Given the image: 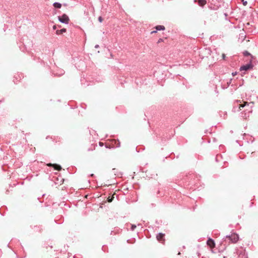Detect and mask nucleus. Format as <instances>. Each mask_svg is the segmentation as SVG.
Returning <instances> with one entry per match:
<instances>
[{
	"label": "nucleus",
	"mask_w": 258,
	"mask_h": 258,
	"mask_svg": "<svg viewBox=\"0 0 258 258\" xmlns=\"http://www.w3.org/2000/svg\"><path fill=\"white\" fill-rule=\"evenodd\" d=\"M226 238L229 239L232 243H236L239 240V238L238 235L235 233H232L229 236H227Z\"/></svg>",
	"instance_id": "nucleus-1"
},
{
	"label": "nucleus",
	"mask_w": 258,
	"mask_h": 258,
	"mask_svg": "<svg viewBox=\"0 0 258 258\" xmlns=\"http://www.w3.org/2000/svg\"><path fill=\"white\" fill-rule=\"evenodd\" d=\"M58 20L60 22L68 24L69 22V18L66 14H63L62 16H59L58 17Z\"/></svg>",
	"instance_id": "nucleus-2"
},
{
	"label": "nucleus",
	"mask_w": 258,
	"mask_h": 258,
	"mask_svg": "<svg viewBox=\"0 0 258 258\" xmlns=\"http://www.w3.org/2000/svg\"><path fill=\"white\" fill-rule=\"evenodd\" d=\"M164 236V234L160 233L157 235L156 238L157 240L159 241V242L163 243L165 241Z\"/></svg>",
	"instance_id": "nucleus-3"
},
{
	"label": "nucleus",
	"mask_w": 258,
	"mask_h": 258,
	"mask_svg": "<svg viewBox=\"0 0 258 258\" xmlns=\"http://www.w3.org/2000/svg\"><path fill=\"white\" fill-rule=\"evenodd\" d=\"M253 66L250 64H247L246 65L242 66L240 67V71H247L252 68Z\"/></svg>",
	"instance_id": "nucleus-4"
},
{
	"label": "nucleus",
	"mask_w": 258,
	"mask_h": 258,
	"mask_svg": "<svg viewBox=\"0 0 258 258\" xmlns=\"http://www.w3.org/2000/svg\"><path fill=\"white\" fill-rule=\"evenodd\" d=\"M207 245L211 248H213L215 247V242L214 241L211 239V238H209L207 242Z\"/></svg>",
	"instance_id": "nucleus-5"
},
{
	"label": "nucleus",
	"mask_w": 258,
	"mask_h": 258,
	"mask_svg": "<svg viewBox=\"0 0 258 258\" xmlns=\"http://www.w3.org/2000/svg\"><path fill=\"white\" fill-rule=\"evenodd\" d=\"M67 31V30L66 28H62L60 30H58L56 31V34L57 35H60L62 34L63 33H64Z\"/></svg>",
	"instance_id": "nucleus-6"
},
{
	"label": "nucleus",
	"mask_w": 258,
	"mask_h": 258,
	"mask_svg": "<svg viewBox=\"0 0 258 258\" xmlns=\"http://www.w3.org/2000/svg\"><path fill=\"white\" fill-rule=\"evenodd\" d=\"M53 167L54 168V169L55 170H56L58 171H60L61 169V166L60 165L56 164H54V165H53Z\"/></svg>",
	"instance_id": "nucleus-7"
},
{
	"label": "nucleus",
	"mask_w": 258,
	"mask_h": 258,
	"mask_svg": "<svg viewBox=\"0 0 258 258\" xmlns=\"http://www.w3.org/2000/svg\"><path fill=\"white\" fill-rule=\"evenodd\" d=\"M157 30H165V27L162 25H158L155 27Z\"/></svg>",
	"instance_id": "nucleus-8"
},
{
	"label": "nucleus",
	"mask_w": 258,
	"mask_h": 258,
	"mask_svg": "<svg viewBox=\"0 0 258 258\" xmlns=\"http://www.w3.org/2000/svg\"><path fill=\"white\" fill-rule=\"evenodd\" d=\"M53 6L56 8H60L61 5L58 3H55L53 4Z\"/></svg>",
	"instance_id": "nucleus-9"
},
{
	"label": "nucleus",
	"mask_w": 258,
	"mask_h": 258,
	"mask_svg": "<svg viewBox=\"0 0 258 258\" xmlns=\"http://www.w3.org/2000/svg\"><path fill=\"white\" fill-rule=\"evenodd\" d=\"M115 195V194L114 193L111 197H109L108 198H107V201L109 203H110L111 202L113 199H114V196Z\"/></svg>",
	"instance_id": "nucleus-10"
},
{
	"label": "nucleus",
	"mask_w": 258,
	"mask_h": 258,
	"mask_svg": "<svg viewBox=\"0 0 258 258\" xmlns=\"http://www.w3.org/2000/svg\"><path fill=\"white\" fill-rule=\"evenodd\" d=\"M206 3V2L205 1H204V0H199V4L202 6H204Z\"/></svg>",
	"instance_id": "nucleus-11"
},
{
	"label": "nucleus",
	"mask_w": 258,
	"mask_h": 258,
	"mask_svg": "<svg viewBox=\"0 0 258 258\" xmlns=\"http://www.w3.org/2000/svg\"><path fill=\"white\" fill-rule=\"evenodd\" d=\"M247 103V102H244V104H240V105H239V108H240V109H241V108H240L241 107H243L244 106H245V105H246Z\"/></svg>",
	"instance_id": "nucleus-12"
},
{
	"label": "nucleus",
	"mask_w": 258,
	"mask_h": 258,
	"mask_svg": "<svg viewBox=\"0 0 258 258\" xmlns=\"http://www.w3.org/2000/svg\"><path fill=\"white\" fill-rule=\"evenodd\" d=\"M241 2H242L243 5L244 6H246V5H247V2H246V1H244V0H241Z\"/></svg>",
	"instance_id": "nucleus-13"
},
{
	"label": "nucleus",
	"mask_w": 258,
	"mask_h": 258,
	"mask_svg": "<svg viewBox=\"0 0 258 258\" xmlns=\"http://www.w3.org/2000/svg\"><path fill=\"white\" fill-rule=\"evenodd\" d=\"M103 19L102 18V17L100 16L99 18H98V21L101 23L102 21H103Z\"/></svg>",
	"instance_id": "nucleus-14"
},
{
	"label": "nucleus",
	"mask_w": 258,
	"mask_h": 258,
	"mask_svg": "<svg viewBox=\"0 0 258 258\" xmlns=\"http://www.w3.org/2000/svg\"><path fill=\"white\" fill-rule=\"evenodd\" d=\"M243 54H244V55H250V53H249L248 52H247V51H245V52H243Z\"/></svg>",
	"instance_id": "nucleus-15"
},
{
	"label": "nucleus",
	"mask_w": 258,
	"mask_h": 258,
	"mask_svg": "<svg viewBox=\"0 0 258 258\" xmlns=\"http://www.w3.org/2000/svg\"><path fill=\"white\" fill-rule=\"evenodd\" d=\"M136 228V226L135 225H132V230H134Z\"/></svg>",
	"instance_id": "nucleus-16"
},
{
	"label": "nucleus",
	"mask_w": 258,
	"mask_h": 258,
	"mask_svg": "<svg viewBox=\"0 0 258 258\" xmlns=\"http://www.w3.org/2000/svg\"><path fill=\"white\" fill-rule=\"evenodd\" d=\"M163 42V39H162V38H160V39L158 40V41L157 43H161V42Z\"/></svg>",
	"instance_id": "nucleus-17"
},
{
	"label": "nucleus",
	"mask_w": 258,
	"mask_h": 258,
	"mask_svg": "<svg viewBox=\"0 0 258 258\" xmlns=\"http://www.w3.org/2000/svg\"><path fill=\"white\" fill-rule=\"evenodd\" d=\"M54 164L48 163V164H47V165L48 166H52V167H53V165H54Z\"/></svg>",
	"instance_id": "nucleus-18"
},
{
	"label": "nucleus",
	"mask_w": 258,
	"mask_h": 258,
	"mask_svg": "<svg viewBox=\"0 0 258 258\" xmlns=\"http://www.w3.org/2000/svg\"><path fill=\"white\" fill-rule=\"evenodd\" d=\"M99 145H100V146H103V143L102 142H99Z\"/></svg>",
	"instance_id": "nucleus-19"
},
{
	"label": "nucleus",
	"mask_w": 258,
	"mask_h": 258,
	"mask_svg": "<svg viewBox=\"0 0 258 258\" xmlns=\"http://www.w3.org/2000/svg\"><path fill=\"white\" fill-rule=\"evenodd\" d=\"M222 58H223V59H225V54H222Z\"/></svg>",
	"instance_id": "nucleus-20"
},
{
	"label": "nucleus",
	"mask_w": 258,
	"mask_h": 258,
	"mask_svg": "<svg viewBox=\"0 0 258 258\" xmlns=\"http://www.w3.org/2000/svg\"><path fill=\"white\" fill-rule=\"evenodd\" d=\"M53 29H56V26L55 25H54V26H53Z\"/></svg>",
	"instance_id": "nucleus-21"
},
{
	"label": "nucleus",
	"mask_w": 258,
	"mask_h": 258,
	"mask_svg": "<svg viewBox=\"0 0 258 258\" xmlns=\"http://www.w3.org/2000/svg\"><path fill=\"white\" fill-rule=\"evenodd\" d=\"M236 74H237L236 72H235V73H232V75H233V76H235V75H236Z\"/></svg>",
	"instance_id": "nucleus-22"
},
{
	"label": "nucleus",
	"mask_w": 258,
	"mask_h": 258,
	"mask_svg": "<svg viewBox=\"0 0 258 258\" xmlns=\"http://www.w3.org/2000/svg\"><path fill=\"white\" fill-rule=\"evenodd\" d=\"M156 32H157L156 31H153L151 32V34L156 33Z\"/></svg>",
	"instance_id": "nucleus-23"
}]
</instances>
